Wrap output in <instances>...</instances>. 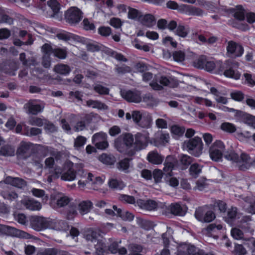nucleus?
Returning <instances> with one entry per match:
<instances>
[{"mask_svg": "<svg viewBox=\"0 0 255 255\" xmlns=\"http://www.w3.org/2000/svg\"><path fill=\"white\" fill-rule=\"evenodd\" d=\"M84 166L82 163H73L69 160H66L63 164L62 168L55 169V179L61 178L64 181H72L74 180L76 176L81 177L83 173Z\"/></svg>", "mask_w": 255, "mask_h": 255, "instance_id": "nucleus-1", "label": "nucleus"}, {"mask_svg": "<svg viewBox=\"0 0 255 255\" xmlns=\"http://www.w3.org/2000/svg\"><path fill=\"white\" fill-rule=\"evenodd\" d=\"M84 238L88 242L94 244L97 254L102 255L108 252L106 239L101 235L99 230L89 229L85 232Z\"/></svg>", "mask_w": 255, "mask_h": 255, "instance_id": "nucleus-2", "label": "nucleus"}, {"mask_svg": "<svg viewBox=\"0 0 255 255\" xmlns=\"http://www.w3.org/2000/svg\"><path fill=\"white\" fill-rule=\"evenodd\" d=\"M225 158L242 170L249 169L255 162L254 158L245 152L239 155L235 152L231 151L225 155Z\"/></svg>", "mask_w": 255, "mask_h": 255, "instance_id": "nucleus-3", "label": "nucleus"}, {"mask_svg": "<svg viewBox=\"0 0 255 255\" xmlns=\"http://www.w3.org/2000/svg\"><path fill=\"white\" fill-rule=\"evenodd\" d=\"M81 179L78 182V186L81 189L85 188L97 189L98 186L101 185L104 182V178L96 176L91 172L83 170Z\"/></svg>", "mask_w": 255, "mask_h": 255, "instance_id": "nucleus-4", "label": "nucleus"}, {"mask_svg": "<svg viewBox=\"0 0 255 255\" xmlns=\"http://www.w3.org/2000/svg\"><path fill=\"white\" fill-rule=\"evenodd\" d=\"M52 156L47 157L44 161V168L52 172V174L48 178V181L50 183L52 179L55 178V169L60 168L59 166L62 163V154L60 152L54 151L51 153Z\"/></svg>", "mask_w": 255, "mask_h": 255, "instance_id": "nucleus-5", "label": "nucleus"}, {"mask_svg": "<svg viewBox=\"0 0 255 255\" xmlns=\"http://www.w3.org/2000/svg\"><path fill=\"white\" fill-rule=\"evenodd\" d=\"M120 199L126 203L134 204L135 206H137L140 209L145 210H154L157 207V203L153 200L138 199L135 202L133 196L126 195H121Z\"/></svg>", "mask_w": 255, "mask_h": 255, "instance_id": "nucleus-6", "label": "nucleus"}, {"mask_svg": "<svg viewBox=\"0 0 255 255\" xmlns=\"http://www.w3.org/2000/svg\"><path fill=\"white\" fill-rule=\"evenodd\" d=\"M203 144L201 138L195 136L182 144V148L195 156L199 157L202 153Z\"/></svg>", "mask_w": 255, "mask_h": 255, "instance_id": "nucleus-7", "label": "nucleus"}, {"mask_svg": "<svg viewBox=\"0 0 255 255\" xmlns=\"http://www.w3.org/2000/svg\"><path fill=\"white\" fill-rule=\"evenodd\" d=\"M178 81L173 77L161 76L153 80L150 86L154 90H161L164 86L175 88L178 86Z\"/></svg>", "mask_w": 255, "mask_h": 255, "instance_id": "nucleus-8", "label": "nucleus"}, {"mask_svg": "<svg viewBox=\"0 0 255 255\" xmlns=\"http://www.w3.org/2000/svg\"><path fill=\"white\" fill-rule=\"evenodd\" d=\"M238 67L237 62L228 60L224 64L222 63V66L219 68V71H224V75L227 77L238 80L241 76L240 73L237 69Z\"/></svg>", "mask_w": 255, "mask_h": 255, "instance_id": "nucleus-9", "label": "nucleus"}, {"mask_svg": "<svg viewBox=\"0 0 255 255\" xmlns=\"http://www.w3.org/2000/svg\"><path fill=\"white\" fill-rule=\"evenodd\" d=\"M121 96L126 100L129 102L139 103L143 99L144 102H147L151 98L150 95H146L142 97L139 91L134 90H123L121 91Z\"/></svg>", "mask_w": 255, "mask_h": 255, "instance_id": "nucleus-10", "label": "nucleus"}, {"mask_svg": "<svg viewBox=\"0 0 255 255\" xmlns=\"http://www.w3.org/2000/svg\"><path fill=\"white\" fill-rule=\"evenodd\" d=\"M225 149L224 143L221 140H216L211 145L209 149V155L212 160L220 161Z\"/></svg>", "mask_w": 255, "mask_h": 255, "instance_id": "nucleus-11", "label": "nucleus"}, {"mask_svg": "<svg viewBox=\"0 0 255 255\" xmlns=\"http://www.w3.org/2000/svg\"><path fill=\"white\" fill-rule=\"evenodd\" d=\"M81 10L77 7L72 6L65 13V19L68 23L75 24L79 23L83 17Z\"/></svg>", "mask_w": 255, "mask_h": 255, "instance_id": "nucleus-12", "label": "nucleus"}, {"mask_svg": "<svg viewBox=\"0 0 255 255\" xmlns=\"http://www.w3.org/2000/svg\"><path fill=\"white\" fill-rule=\"evenodd\" d=\"M51 219L45 218L42 217L33 216L30 219L32 227L35 230L39 231L45 229H49L51 223Z\"/></svg>", "mask_w": 255, "mask_h": 255, "instance_id": "nucleus-13", "label": "nucleus"}, {"mask_svg": "<svg viewBox=\"0 0 255 255\" xmlns=\"http://www.w3.org/2000/svg\"><path fill=\"white\" fill-rule=\"evenodd\" d=\"M195 216L199 221L205 223L211 222L215 218V215L213 211H207L203 208H199L197 209Z\"/></svg>", "mask_w": 255, "mask_h": 255, "instance_id": "nucleus-14", "label": "nucleus"}, {"mask_svg": "<svg viewBox=\"0 0 255 255\" xmlns=\"http://www.w3.org/2000/svg\"><path fill=\"white\" fill-rule=\"evenodd\" d=\"M92 142L97 148L102 150L106 149L109 145L107 135L103 132L94 134L92 136Z\"/></svg>", "mask_w": 255, "mask_h": 255, "instance_id": "nucleus-15", "label": "nucleus"}, {"mask_svg": "<svg viewBox=\"0 0 255 255\" xmlns=\"http://www.w3.org/2000/svg\"><path fill=\"white\" fill-rule=\"evenodd\" d=\"M0 233L19 238H28L29 234L15 228L0 224Z\"/></svg>", "mask_w": 255, "mask_h": 255, "instance_id": "nucleus-16", "label": "nucleus"}, {"mask_svg": "<svg viewBox=\"0 0 255 255\" xmlns=\"http://www.w3.org/2000/svg\"><path fill=\"white\" fill-rule=\"evenodd\" d=\"M44 108V104L36 100H30L24 105V108L26 110V113L32 115H37L41 113Z\"/></svg>", "mask_w": 255, "mask_h": 255, "instance_id": "nucleus-17", "label": "nucleus"}, {"mask_svg": "<svg viewBox=\"0 0 255 255\" xmlns=\"http://www.w3.org/2000/svg\"><path fill=\"white\" fill-rule=\"evenodd\" d=\"M124 145L126 146V148L121 146V143L118 139L115 141V146L120 152H124L126 150L128 149V148H130L132 147L134 149V138L132 134L129 133L125 134L124 137Z\"/></svg>", "mask_w": 255, "mask_h": 255, "instance_id": "nucleus-18", "label": "nucleus"}, {"mask_svg": "<svg viewBox=\"0 0 255 255\" xmlns=\"http://www.w3.org/2000/svg\"><path fill=\"white\" fill-rule=\"evenodd\" d=\"M9 184L14 187L22 188L26 185V182L23 179L18 177H12L11 176H7L4 180L3 183H0L1 187H4L5 184Z\"/></svg>", "mask_w": 255, "mask_h": 255, "instance_id": "nucleus-19", "label": "nucleus"}, {"mask_svg": "<svg viewBox=\"0 0 255 255\" xmlns=\"http://www.w3.org/2000/svg\"><path fill=\"white\" fill-rule=\"evenodd\" d=\"M148 137L147 133H137L135 135L134 149L140 150L146 147Z\"/></svg>", "mask_w": 255, "mask_h": 255, "instance_id": "nucleus-20", "label": "nucleus"}, {"mask_svg": "<svg viewBox=\"0 0 255 255\" xmlns=\"http://www.w3.org/2000/svg\"><path fill=\"white\" fill-rule=\"evenodd\" d=\"M228 54L233 57H239L242 55L244 52L243 47L233 41H230L227 47Z\"/></svg>", "mask_w": 255, "mask_h": 255, "instance_id": "nucleus-21", "label": "nucleus"}, {"mask_svg": "<svg viewBox=\"0 0 255 255\" xmlns=\"http://www.w3.org/2000/svg\"><path fill=\"white\" fill-rule=\"evenodd\" d=\"M183 249L184 250L183 253L181 249H179L178 255H214L211 253L205 255L202 250L196 251V248L191 245L185 246L183 247Z\"/></svg>", "mask_w": 255, "mask_h": 255, "instance_id": "nucleus-22", "label": "nucleus"}, {"mask_svg": "<svg viewBox=\"0 0 255 255\" xmlns=\"http://www.w3.org/2000/svg\"><path fill=\"white\" fill-rule=\"evenodd\" d=\"M138 22L146 27L151 28L155 25L156 18L150 13L141 14L139 17Z\"/></svg>", "mask_w": 255, "mask_h": 255, "instance_id": "nucleus-23", "label": "nucleus"}, {"mask_svg": "<svg viewBox=\"0 0 255 255\" xmlns=\"http://www.w3.org/2000/svg\"><path fill=\"white\" fill-rule=\"evenodd\" d=\"M243 203V208L246 212L255 214V199L251 197H246Z\"/></svg>", "mask_w": 255, "mask_h": 255, "instance_id": "nucleus-24", "label": "nucleus"}, {"mask_svg": "<svg viewBox=\"0 0 255 255\" xmlns=\"http://www.w3.org/2000/svg\"><path fill=\"white\" fill-rule=\"evenodd\" d=\"M164 159V157L155 150L149 152L147 156V160L153 164H161L163 162Z\"/></svg>", "mask_w": 255, "mask_h": 255, "instance_id": "nucleus-25", "label": "nucleus"}, {"mask_svg": "<svg viewBox=\"0 0 255 255\" xmlns=\"http://www.w3.org/2000/svg\"><path fill=\"white\" fill-rule=\"evenodd\" d=\"M175 164L174 158L171 156L166 157L164 163V167L163 169L166 176L172 175V171L174 169Z\"/></svg>", "mask_w": 255, "mask_h": 255, "instance_id": "nucleus-26", "label": "nucleus"}, {"mask_svg": "<svg viewBox=\"0 0 255 255\" xmlns=\"http://www.w3.org/2000/svg\"><path fill=\"white\" fill-rule=\"evenodd\" d=\"M51 223L50 224L49 229L57 231H66L68 230L69 226L68 224L62 220L51 219Z\"/></svg>", "mask_w": 255, "mask_h": 255, "instance_id": "nucleus-27", "label": "nucleus"}, {"mask_svg": "<svg viewBox=\"0 0 255 255\" xmlns=\"http://www.w3.org/2000/svg\"><path fill=\"white\" fill-rule=\"evenodd\" d=\"M24 207L30 210L38 211L41 209L40 203L33 199H24L21 201Z\"/></svg>", "mask_w": 255, "mask_h": 255, "instance_id": "nucleus-28", "label": "nucleus"}, {"mask_svg": "<svg viewBox=\"0 0 255 255\" xmlns=\"http://www.w3.org/2000/svg\"><path fill=\"white\" fill-rule=\"evenodd\" d=\"M210 93L214 96V98L217 103L226 105L228 103V99L223 96L215 87L209 88Z\"/></svg>", "mask_w": 255, "mask_h": 255, "instance_id": "nucleus-29", "label": "nucleus"}, {"mask_svg": "<svg viewBox=\"0 0 255 255\" xmlns=\"http://www.w3.org/2000/svg\"><path fill=\"white\" fill-rule=\"evenodd\" d=\"M240 113L242 122L248 126L255 129V117L247 113L241 111H237Z\"/></svg>", "mask_w": 255, "mask_h": 255, "instance_id": "nucleus-30", "label": "nucleus"}, {"mask_svg": "<svg viewBox=\"0 0 255 255\" xmlns=\"http://www.w3.org/2000/svg\"><path fill=\"white\" fill-rule=\"evenodd\" d=\"M115 254H118V255H125L127 254V250L125 248L119 249L118 244L116 242L112 243L110 245L108 246V252Z\"/></svg>", "mask_w": 255, "mask_h": 255, "instance_id": "nucleus-31", "label": "nucleus"}, {"mask_svg": "<svg viewBox=\"0 0 255 255\" xmlns=\"http://www.w3.org/2000/svg\"><path fill=\"white\" fill-rule=\"evenodd\" d=\"M170 210L173 215L183 216L186 212V208L178 203H175L170 206Z\"/></svg>", "mask_w": 255, "mask_h": 255, "instance_id": "nucleus-32", "label": "nucleus"}, {"mask_svg": "<svg viewBox=\"0 0 255 255\" xmlns=\"http://www.w3.org/2000/svg\"><path fill=\"white\" fill-rule=\"evenodd\" d=\"M93 207V204L90 201H84L78 205V210L81 215L89 213Z\"/></svg>", "mask_w": 255, "mask_h": 255, "instance_id": "nucleus-33", "label": "nucleus"}, {"mask_svg": "<svg viewBox=\"0 0 255 255\" xmlns=\"http://www.w3.org/2000/svg\"><path fill=\"white\" fill-rule=\"evenodd\" d=\"M88 107L98 110H107L108 107L103 103L97 100H89L86 102Z\"/></svg>", "mask_w": 255, "mask_h": 255, "instance_id": "nucleus-34", "label": "nucleus"}, {"mask_svg": "<svg viewBox=\"0 0 255 255\" xmlns=\"http://www.w3.org/2000/svg\"><path fill=\"white\" fill-rule=\"evenodd\" d=\"M15 154V148L13 146L6 144L0 148V155L3 156H12Z\"/></svg>", "mask_w": 255, "mask_h": 255, "instance_id": "nucleus-35", "label": "nucleus"}, {"mask_svg": "<svg viewBox=\"0 0 255 255\" xmlns=\"http://www.w3.org/2000/svg\"><path fill=\"white\" fill-rule=\"evenodd\" d=\"M57 205L59 207L67 205L70 201V199L62 193H58L56 196Z\"/></svg>", "mask_w": 255, "mask_h": 255, "instance_id": "nucleus-36", "label": "nucleus"}, {"mask_svg": "<svg viewBox=\"0 0 255 255\" xmlns=\"http://www.w3.org/2000/svg\"><path fill=\"white\" fill-rule=\"evenodd\" d=\"M132 45L136 49L143 50L145 52H148L151 49L149 44H144L138 39H134V40L132 41Z\"/></svg>", "mask_w": 255, "mask_h": 255, "instance_id": "nucleus-37", "label": "nucleus"}, {"mask_svg": "<svg viewBox=\"0 0 255 255\" xmlns=\"http://www.w3.org/2000/svg\"><path fill=\"white\" fill-rule=\"evenodd\" d=\"M98 159L103 163L107 165H113L116 161L114 156L106 153H103L99 156Z\"/></svg>", "mask_w": 255, "mask_h": 255, "instance_id": "nucleus-38", "label": "nucleus"}, {"mask_svg": "<svg viewBox=\"0 0 255 255\" xmlns=\"http://www.w3.org/2000/svg\"><path fill=\"white\" fill-rule=\"evenodd\" d=\"M109 186L113 189L122 190L125 187V184L121 180L111 178L109 181Z\"/></svg>", "mask_w": 255, "mask_h": 255, "instance_id": "nucleus-39", "label": "nucleus"}, {"mask_svg": "<svg viewBox=\"0 0 255 255\" xmlns=\"http://www.w3.org/2000/svg\"><path fill=\"white\" fill-rule=\"evenodd\" d=\"M222 63L220 61H217L215 63L213 61H208L207 60L204 69L208 71H212L215 68H217L219 71V68H221Z\"/></svg>", "mask_w": 255, "mask_h": 255, "instance_id": "nucleus-40", "label": "nucleus"}, {"mask_svg": "<svg viewBox=\"0 0 255 255\" xmlns=\"http://www.w3.org/2000/svg\"><path fill=\"white\" fill-rule=\"evenodd\" d=\"M71 70L69 66L64 64H57L54 67V71L56 73L64 75H68Z\"/></svg>", "mask_w": 255, "mask_h": 255, "instance_id": "nucleus-41", "label": "nucleus"}, {"mask_svg": "<svg viewBox=\"0 0 255 255\" xmlns=\"http://www.w3.org/2000/svg\"><path fill=\"white\" fill-rule=\"evenodd\" d=\"M151 118L148 114L145 113L142 117L140 122L137 125L138 126L143 128H149L151 126Z\"/></svg>", "mask_w": 255, "mask_h": 255, "instance_id": "nucleus-42", "label": "nucleus"}, {"mask_svg": "<svg viewBox=\"0 0 255 255\" xmlns=\"http://www.w3.org/2000/svg\"><path fill=\"white\" fill-rule=\"evenodd\" d=\"M30 148V143L22 141L20 142L18 147L17 149L16 154L18 155L22 156L28 152Z\"/></svg>", "mask_w": 255, "mask_h": 255, "instance_id": "nucleus-43", "label": "nucleus"}, {"mask_svg": "<svg viewBox=\"0 0 255 255\" xmlns=\"http://www.w3.org/2000/svg\"><path fill=\"white\" fill-rule=\"evenodd\" d=\"M189 31L188 27L182 25H179L174 31V33L180 37L185 38L188 35Z\"/></svg>", "mask_w": 255, "mask_h": 255, "instance_id": "nucleus-44", "label": "nucleus"}, {"mask_svg": "<svg viewBox=\"0 0 255 255\" xmlns=\"http://www.w3.org/2000/svg\"><path fill=\"white\" fill-rule=\"evenodd\" d=\"M118 168L125 172L128 173L129 172L130 168V165L128 159L125 158L119 162L118 166Z\"/></svg>", "mask_w": 255, "mask_h": 255, "instance_id": "nucleus-45", "label": "nucleus"}, {"mask_svg": "<svg viewBox=\"0 0 255 255\" xmlns=\"http://www.w3.org/2000/svg\"><path fill=\"white\" fill-rule=\"evenodd\" d=\"M0 195L4 199L11 201L15 200L18 198L17 194L11 191H1Z\"/></svg>", "mask_w": 255, "mask_h": 255, "instance_id": "nucleus-46", "label": "nucleus"}, {"mask_svg": "<svg viewBox=\"0 0 255 255\" xmlns=\"http://www.w3.org/2000/svg\"><path fill=\"white\" fill-rule=\"evenodd\" d=\"M118 216L121 217L123 220L131 221L133 219V215L129 212L122 210L120 208L117 211Z\"/></svg>", "mask_w": 255, "mask_h": 255, "instance_id": "nucleus-47", "label": "nucleus"}, {"mask_svg": "<svg viewBox=\"0 0 255 255\" xmlns=\"http://www.w3.org/2000/svg\"><path fill=\"white\" fill-rule=\"evenodd\" d=\"M185 128L182 127L177 125L172 126L170 128L171 132L173 135L176 136H180L183 134L185 132Z\"/></svg>", "mask_w": 255, "mask_h": 255, "instance_id": "nucleus-48", "label": "nucleus"}, {"mask_svg": "<svg viewBox=\"0 0 255 255\" xmlns=\"http://www.w3.org/2000/svg\"><path fill=\"white\" fill-rule=\"evenodd\" d=\"M230 96L231 98L237 102H242L245 98L244 94L240 91H233L231 92Z\"/></svg>", "mask_w": 255, "mask_h": 255, "instance_id": "nucleus-49", "label": "nucleus"}, {"mask_svg": "<svg viewBox=\"0 0 255 255\" xmlns=\"http://www.w3.org/2000/svg\"><path fill=\"white\" fill-rule=\"evenodd\" d=\"M141 14V12L136 9L130 7L128 8V17L129 19L137 20L139 21V17Z\"/></svg>", "mask_w": 255, "mask_h": 255, "instance_id": "nucleus-50", "label": "nucleus"}, {"mask_svg": "<svg viewBox=\"0 0 255 255\" xmlns=\"http://www.w3.org/2000/svg\"><path fill=\"white\" fill-rule=\"evenodd\" d=\"M52 53L54 56L60 58L65 59L67 56V51L65 48H55L52 51Z\"/></svg>", "mask_w": 255, "mask_h": 255, "instance_id": "nucleus-51", "label": "nucleus"}, {"mask_svg": "<svg viewBox=\"0 0 255 255\" xmlns=\"http://www.w3.org/2000/svg\"><path fill=\"white\" fill-rule=\"evenodd\" d=\"M173 58L174 61L177 62H182L185 59V54L181 50L176 51L173 52Z\"/></svg>", "mask_w": 255, "mask_h": 255, "instance_id": "nucleus-52", "label": "nucleus"}, {"mask_svg": "<svg viewBox=\"0 0 255 255\" xmlns=\"http://www.w3.org/2000/svg\"><path fill=\"white\" fill-rule=\"evenodd\" d=\"M221 128L229 133L234 132L236 130V128L234 125L229 123H223L221 126Z\"/></svg>", "mask_w": 255, "mask_h": 255, "instance_id": "nucleus-53", "label": "nucleus"}, {"mask_svg": "<svg viewBox=\"0 0 255 255\" xmlns=\"http://www.w3.org/2000/svg\"><path fill=\"white\" fill-rule=\"evenodd\" d=\"M207 59L205 56H201L194 61V66L198 68L204 69Z\"/></svg>", "mask_w": 255, "mask_h": 255, "instance_id": "nucleus-54", "label": "nucleus"}, {"mask_svg": "<svg viewBox=\"0 0 255 255\" xmlns=\"http://www.w3.org/2000/svg\"><path fill=\"white\" fill-rule=\"evenodd\" d=\"M231 235L236 240L244 239V234L239 229L235 228L231 230Z\"/></svg>", "mask_w": 255, "mask_h": 255, "instance_id": "nucleus-55", "label": "nucleus"}, {"mask_svg": "<svg viewBox=\"0 0 255 255\" xmlns=\"http://www.w3.org/2000/svg\"><path fill=\"white\" fill-rule=\"evenodd\" d=\"M166 183L172 187H176L179 185L178 180L174 177L168 175L165 178Z\"/></svg>", "mask_w": 255, "mask_h": 255, "instance_id": "nucleus-56", "label": "nucleus"}, {"mask_svg": "<svg viewBox=\"0 0 255 255\" xmlns=\"http://www.w3.org/2000/svg\"><path fill=\"white\" fill-rule=\"evenodd\" d=\"M202 170V167L198 164H192L190 168V172L193 176L196 177L199 174Z\"/></svg>", "mask_w": 255, "mask_h": 255, "instance_id": "nucleus-57", "label": "nucleus"}, {"mask_svg": "<svg viewBox=\"0 0 255 255\" xmlns=\"http://www.w3.org/2000/svg\"><path fill=\"white\" fill-rule=\"evenodd\" d=\"M44 120L37 117H33L29 119L28 123L32 126L41 127L44 124Z\"/></svg>", "mask_w": 255, "mask_h": 255, "instance_id": "nucleus-58", "label": "nucleus"}, {"mask_svg": "<svg viewBox=\"0 0 255 255\" xmlns=\"http://www.w3.org/2000/svg\"><path fill=\"white\" fill-rule=\"evenodd\" d=\"M145 113L138 111H134L132 112V119L133 122L138 125Z\"/></svg>", "mask_w": 255, "mask_h": 255, "instance_id": "nucleus-59", "label": "nucleus"}, {"mask_svg": "<svg viewBox=\"0 0 255 255\" xmlns=\"http://www.w3.org/2000/svg\"><path fill=\"white\" fill-rule=\"evenodd\" d=\"M203 14V12L200 8L189 5L188 15L200 16Z\"/></svg>", "mask_w": 255, "mask_h": 255, "instance_id": "nucleus-60", "label": "nucleus"}, {"mask_svg": "<svg viewBox=\"0 0 255 255\" xmlns=\"http://www.w3.org/2000/svg\"><path fill=\"white\" fill-rule=\"evenodd\" d=\"M234 16L239 20H243L245 18V12L241 5L237 6L236 10L234 13Z\"/></svg>", "mask_w": 255, "mask_h": 255, "instance_id": "nucleus-61", "label": "nucleus"}, {"mask_svg": "<svg viewBox=\"0 0 255 255\" xmlns=\"http://www.w3.org/2000/svg\"><path fill=\"white\" fill-rule=\"evenodd\" d=\"M48 5L54 13H57L60 9V5L56 0H50L48 1Z\"/></svg>", "mask_w": 255, "mask_h": 255, "instance_id": "nucleus-62", "label": "nucleus"}, {"mask_svg": "<svg viewBox=\"0 0 255 255\" xmlns=\"http://www.w3.org/2000/svg\"><path fill=\"white\" fill-rule=\"evenodd\" d=\"M162 42L164 45H171L174 48L176 47L177 45V42L171 36H166L163 39Z\"/></svg>", "mask_w": 255, "mask_h": 255, "instance_id": "nucleus-63", "label": "nucleus"}, {"mask_svg": "<svg viewBox=\"0 0 255 255\" xmlns=\"http://www.w3.org/2000/svg\"><path fill=\"white\" fill-rule=\"evenodd\" d=\"M73 126V128L75 131L83 130L86 127L85 120L84 119L78 121Z\"/></svg>", "mask_w": 255, "mask_h": 255, "instance_id": "nucleus-64", "label": "nucleus"}]
</instances>
